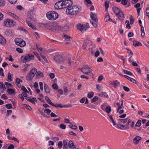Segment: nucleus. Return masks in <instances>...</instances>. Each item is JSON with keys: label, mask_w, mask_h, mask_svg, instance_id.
Wrapping results in <instances>:
<instances>
[{"label": "nucleus", "mask_w": 149, "mask_h": 149, "mask_svg": "<svg viewBox=\"0 0 149 149\" xmlns=\"http://www.w3.org/2000/svg\"><path fill=\"white\" fill-rule=\"evenodd\" d=\"M81 8H79L77 6H74L72 8L71 7L67 8L66 10V13L68 15H74L77 14L81 10Z\"/></svg>", "instance_id": "f257e3e1"}, {"label": "nucleus", "mask_w": 149, "mask_h": 149, "mask_svg": "<svg viewBox=\"0 0 149 149\" xmlns=\"http://www.w3.org/2000/svg\"><path fill=\"white\" fill-rule=\"evenodd\" d=\"M34 11L35 10H30L29 11V17L26 20V23L30 27H31L33 25L30 21L31 22L33 23L35 22L36 21V19L35 17Z\"/></svg>", "instance_id": "f03ea898"}, {"label": "nucleus", "mask_w": 149, "mask_h": 149, "mask_svg": "<svg viewBox=\"0 0 149 149\" xmlns=\"http://www.w3.org/2000/svg\"><path fill=\"white\" fill-rule=\"evenodd\" d=\"M46 15L47 18L52 20H56L58 17V15L57 13L53 11L47 12Z\"/></svg>", "instance_id": "7ed1b4c3"}, {"label": "nucleus", "mask_w": 149, "mask_h": 149, "mask_svg": "<svg viewBox=\"0 0 149 149\" xmlns=\"http://www.w3.org/2000/svg\"><path fill=\"white\" fill-rule=\"evenodd\" d=\"M90 17L91 19L90 20V22L92 25L95 28L97 27V22L98 19L96 15L91 12L90 14Z\"/></svg>", "instance_id": "20e7f679"}, {"label": "nucleus", "mask_w": 149, "mask_h": 149, "mask_svg": "<svg viewBox=\"0 0 149 149\" xmlns=\"http://www.w3.org/2000/svg\"><path fill=\"white\" fill-rule=\"evenodd\" d=\"M37 72V69L35 68H33L26 77V79L28 81H30L33 78L35 74Z\"/></svg>", "instance_id": "39448f33"}, {"label": "nucleus", "mask_w": 149, "mask_h": 149, "mask_svg": "<svg viewBox=\"0 0 149 149\" xmlns=\"http://www.w3.org/2000/svg\"><path fill=\"white\" fill-rule=\"evenodd\" d=\"M5 26L8 27H12L16 25L15 22L9 19H6L4 21Z\"/></svg>", "instance_id": "423d86ee"}, {"label": "nucleus", "mask_w": 149, "mask_h": 149, "mask_svg": "<svg viewBox=\"0 0 149 149\" xmlns=\"http://www.w3.org/2000/svg\"><path fill=\"white\" fill-rule=\"evenodd\" d=\"M41 114L44 117L47 118H49L50 116L49 114L51 111L49 109H45L44 111L40 109H38Z\"/></svg>", "instance_id": "0eeeda50"}, {"label": "nucleus", "mask_w": 149, "mask_h": 149, "mask_svg": "<svg viewBox=\"0 0 149 149\" xmlns=\"http://www.w3.org/2000/svg\"><path fill=\"white\" fill-rule=\"evenodd\" d=\"M15 41L17 45L21 47H24L26 45L25 41L21 38H15Z\"/></svg>", "instance_id": "6e6552de"}, {"label": "nucleus", "mask_w": 149, "mask_h": 149, "mask_svg": "<svg viewBox=\"0 0 149 149\" xmlns=\"http://www.w3.org/2000/svg\"><path fill=\"white\" fill-rule=\"evenodd\" d=\"M81 70L83 73L87 74H91L92 71V70L87 66H85L81 68Z\"/></svg>", "instance_id": "1a4fd4ad"}, {"label": "nucleus", "mask_w": 149, "mask_h": 149, "mask_svg": "<svg viewBox=\"0 0 149 149\" xmlns=\"http://www.w3.org/2000/svg\"><path fill=\"white\" fill-rule=\"evenodd\" d=\"M63 0L60 1L56 2L54 5V7L56 9H60L64 8Z\"/></svg>", "instance_id": "9d476101"}, {"label": "nucleus", "mask_w": 149, "mask_h": 149, "mask_svg": "<svg viewBox=\"0 0 149 149\" xmlns=\"http://www.w3.org/2000/svg\"><path fill=\"white\" fill-rule=\"evenodd\" d=\"M34 58V56L30 54H28L27 56H25L22 60L24 63H26L31 60L33 59Z\"/></svg>", "instance_id": "9b49d317"}, {"label": "nucleus", "mask_w": 149, "mask_h": 149, "mask_svg": "<svg viewBox=\"0 0 149 149\" xmlns=\"http://www.w3.org/2000/svg\"><path fill=\"white\" fill-rule=\"evenodd\" d=\"M64 8H68L70 7V6L72 4V1L70 0H63Z\"/></svg>", "instance_id": "f8f14e48"}, {"label": "nucleus", "mask_w": 149, "mask_h": 149, "mask_svg": "<svg viewBox=\"0 0 149 149\" xmlns=\"http://www.w3.org/2000/svg\"><path fill=\"white\" fill-rule=\"evenodd\" d=\"M131 122V120L129 118L124 119L123 123L125 124L124 125L125 126V129H128L129 128V127L128 125Z\"/></svg>", "instance_id": "ddd939ff"}, {"label": "nucleus", "mask_w": 149, "mask_h": 149, "mask_svg": "<svg viewBox=\"0 0 149 149\" xmlns=\"http://www.w3.org/2000/svg\"><path fill=\"white\" fill-rule=\"evenodd\" d=\"M54 59L58 63H61L63 62V57L58 55H56L54 57Z\"/></svg>", "instance_id": "4468645a"}, {"label": "nucleus", "mask_w": 149, "mask_h": 149, "mask_svg": "<svg viewBox=\"0 0 149 149\" xmlns=\"http://www.w3.org/2000/svg\"><path fill=\"white\" fill-rule=\"evenodd\" d=\"M119 74L122 77H123L125 78H126L128 80H130V81L131 82L134 83V84H136V81L134 79L131 78L129 76L126 75H123L121 74Z\"/></svg>", "instance_id": "2eb2a0df"}, {"label": "nucleus", "mask_w": 149, "mask_h": 149, "mask_svg": "<svg viewBox=\"0 0 149 149\" xmlns=\"http://www.w3.org/2000/svg\"><path fill=\"white\" fill-rule=\"evenodd\" d=\"M4 33L6 35L8 36H12L14 35V32L12 30H6Z\"/></svg>", "instance_id": "dca6fc26"}, {"label": "nucleus", "mask_w": 149, "mask_h": 149, "mask_svg": "<svg viewBox=\"0 0 149 149\" xmlns=\"http://www.w3.org/2000/svg\"><path fill=\"white\" fill-rule=\"evenodd\" d=\"M142 139V138L139 136H136L133 139V141L135 145H137L139 143L140 140Z\"/></svg>", "instance_id": "f3484780"}, {"label": "nucleus", "mask_w": 149, "mask_h": 149, "mask_svg": "<svg viewBox=\"0 0 149 149\" xmlns=\"http://www.w3.org/2000/svg\"><path fill=\"white\" fill-rule=\"evenodd\" d=\"M116 16L118 18L121 20H123L124 19V14L122 11H120V13H118L117 14H116Z\"/></svg>", "instance_id": "a211bd4d"}, {"label": "nucleus", "mask_w": 149, "mask_h": 149, "mask_svg": "<svg viewBox=\"0 0 149 149\" xmlns=\"http://www.w3.org/2000/svg\"><path fill=\"white\" fill-rule=\"evenodd\" d=\"M52 22L48 23L45 24H43L42 25L45 28L49 30L52 29L51 26H52Z\"/></svg>", "instance_id": "6ab92c4d"}, {"label": "nucleus", "mask_w": 149, "mask_h": 149, "mask_svg": "<svg viewBox=\"0 0 149 149\" xmlns=\"http://www.w3.org/2000/svg\"><path fill=\"white\" fill-rule=\"evenodd\" d=\"M52 26H51L52 29L50 30L53 31H55L58 29V25L52 22Z\"/></svg>", "instance_id": "aec40b11"}, {"label": "nucleus", "mask_w": 149, "mask_h": 149, "mask_svg": "<svg viewBox=\"0 0 149 149\" xmlns=\"http://www.w3.org/2000/svg\"><path fill=\"white\" fill-rule=\"evenodd\" d=\"M77 27L78 29L81 32L84 31V26L83 25L80 24H77Z\"/></svg>", "instance_id": "412c9836"}, {"label": "nucleus", "mask_w": 149, "mask_h": 149, "mask_svg": "<svg viewBox=\"0 0 149 149\" xmlns=\"http://www.w3.org/2000/svg\"><path fill=\"white\" fill-rule=\"evenodd\" d=\"M6 88L5 86L2 82H0V91L2 93H3L6 91Z\"/></svg>", "instance_id": "4be33fe9"}, {"label": "nucleus", "mask_w": 149, "mask_h": 149, "mask_svg": "<svg viewBox=\"0 0 149 149\" xmlns=\"http://www.w3.org/2000/svg\"><path fill=\"white\" fill-rule=\"evenodd\" d=\"M68 145L69 147L71 149H73L76 148V146L74 144L72 140H70L69 141Z\"/></svg>", "instance_id": "5701e85b"}, {"label": "nucleus", "mask_w": 149, "mask_h": 149, "mask_svg": "<svg viewBox=\"0 0 149 149\" xmlns=\"http://www.w3.org/2000/svg\"><path fill=\"white\" fill-rule=\"evenodd\" d=\"M112 9L113 12L116 15L121 11L119 8L116 6L113 7V8Z\"/></svg>", "instance_id": "b1692460"}, {"label": "nucleus", "mask_w": 149, "mask_h": 149, "mask_svg": "<svg viewBox=\"0 0 149 149\" xmlns=\"http://www.w3.org/2000/svg\"><path fill=\"white\" fill-rule=\"evenodd\" d=\"M6 39L1 35L0 36V44L4 45L6 44Z\"/></svg>", "instance_id": "393cba45"}, {"label": "nucleus", "mask_w": 149, "mask_h": 149, "mask_svg": "<svg viewBox=\"0 0 149 149\" xmlns=\"http://www.w3.org/2000/svg\"><path fill=\"white\" fill-rule=\"evenodd\" d=\"M98 95L101 97H108V95L107 94L104 92H102L98 94Z\"/></svg>", "instance_id": "a878e982"}, {"label": "nucleus", "mask_w": 149, "mask_h": 149, "mask_svg": "<svg viewBox=\"0 0 149 149\" xmlns=\"http://www.w3.org/2000/svg\"><path fill=\"white\" fill-rule=\"evenodd\" d=\"M117 127L121 130H126L125 129V125L120 124H117Z\"/></svg>", "instance_id": "bb28decb"}, {"label": "nucleus", "mask_w": 149, "mask_h": 149, "mask_svg": "<svg viewBox=\"0 0 149 149\" xmlns=\"http://www.w3.org/2000/svg\"><path fill=\"white\" fill-rule=\"evenodd\" d=\"M133 45L135 47L139 46H141L142 45L141 43L136 40L133 41Z\"/></svg>", "instance_id": "cd10ccee"}, {"label": "nucleus", "mask_w": 149, "mask_h": 149, "mask_svg": "<svg viewBox=\"0 0 149 149\" xmlns=\"http://www.w3.org/2000/svg\"><path fill=\"white\" fill-rule=\"evenodd\" d=\"M63 149H68V143L65 140H63Z\"/></svg>", "instance_id": "c85d7f7f"}, {"label": "nucleus", "mask_w": 149, "mask_h": 149, "mask_svg": "<svg viewBox=\"0 0 149 149\" xmlns=\"http://www.w3.org/2000/svg\"><path fill=\"white\" fill-rule=\"evenodd\" d=\"M63 36L65 40L67 41H69L71 38L70 36L64 34H63Z\"/></svg>", "instance_id": "c756f323"}, {"label": "nucleus", "mask_w": 149, "mask_h": 149, "mask_svg": "<svg viewBox=\"0 0 149 149\" xmlns=\"http://www.w3.org/2000/svg\"><path fill=\"white\" fill-rule=\"evenodd\" d=\"M45 91L46 93H49L50 92V91L49 87L47 84H45L44 86Z\"/></svg>", "instance_id": "7c9ffc66"}, {"label": "nucleus", "mask_w": 149, "mask_h": 149, "mask_svg": "<svg viewBox=\"0 0 149 149\" xmlns=\"http://www.w3.org/2000/svg\"><path fill=\"white\" fill-rule=\"evenodd\" d=\"M22 82V80L19 79V78H17L15 79V84L17 85H19L20 87L21 86V85L20 84V82Z\"/></svg>", "instance_id": "2f4dec72"}, {"label": "nucleus", "mask_w": 149, "mask_h": 149, "mask_svg": "<svg viewBox=\"0 0 149 149\" xmlns=\"http://www.w3.org/2000/svg\"><path fill=\"white\" fill-rule=\"evenodd\" d=\"M109 2L108 1H106L104 3V5L105 8V10L106 11H107L108 8L109 7Z\"/></svg>", "instance_id": "473e14b6"}, {"label": "nucleus", "mask_w": 149, "mask_h": 149, "mask_svg": "<svg viewBox=\"0 0 149 149\" xmlns=\"http://www.w3.org/2000/svg\"><path fill=\"white\" fill-rule=\"evenodd\" d=\"M105 19L106 22L110 21L111 19L110 18L109 14L107 13H106L105 15Z\"/></svg>", "instance_id": "72a5a7b5"}, {"label": "nucleus", "mask_w": 149, "mask_h": 149, "mask_svg": "<svg viewBox=\"0 0 149 149\" xmlns=\"http://www.w3.org/2000/svg\"><path fill=\"white\" fill-rule=\"evenodd\" d=\"M7 91L8 93L10 95H11L15 93L14 90L12 88L8 89Z\"/></svg>", "instance_id": "f704fd0d"}, {"label": "nucleus", "mask_w": 149, "mask_h": 149, "mask_svg": "<svg viewBox=\"0 0 149 149\" xmlns=\"http://www.w3.org/2000/svg\"><path fill=\"white\" fill-rule=\"evenodd\" d=\"M36 76L38 77V78L42 77L44 75L43 73L40 71L37 72Z\"/></svg>", "instance_id": "c9c22d12"}, {"label": "nucleus", "mask_w": 149, "mask_h": 149, "mask_svg": "<svg viewBox=\"0 0 149 149\" xmlns=\"http://www.w3.org/2000/svg\"><path fill=\"white\" fill-rule=\"evenodd\" d=\"M12 80H13L12 79L11 74L10 72H8V77L7 79V81L9 82H10L12 81Z\"/></svg>", "instance_id": "e433bc0d"}, {"label": "nucleus", "mask_w": 149, "mask_h": 149, "mask_svg": "<svg viewBox=\"0 0 149 149\" xmlns=\"http://www.w3.org/2000/svg\"><path fill=\"white\" fill-rule=\"evenodd\" d=\"M45 99L47 101L48 104L52 105L53 103L52 102L48 97L47 96L45 97Z\"/></svg>", "instance_id": "4c0bfd02"}, {"label": "nucleus", "mask_w": 149, "mask_h": 149, "mask_svg": "<svg viewBox=\"0 0 149 149\" xmlns=\"http://www.w3.org/2000/svg\"><path fill=\"white\" fill-rule=\"evenodd\" d=\"M85 42L86 44H90V45H91L92 44V42L91 40H89V39L88 38H86L85 39Z\"/></svg>", "instance_id": "58836bf2"}, {"label": "nucleus", "mask_w": 149, "mask_h": 149, "mask_svg": "<svg viewBox=\"0 0 149 149\" xmlns=\"http://www.w3.org/2000/svg\"><path fill=\"white\" fill-rule=\"evenodd\" d=\"M69 29V26L67 25H65L63 27L62 30L63 31H68Z\"/></svg>", "instance_id": "ea45409f"}, {"label": "nucleus", "mask_w": 149, "mask_h": 149, "mask_svg": "<svg viewBox=\"0 0 149 149\" xmlns=\"http://www.w3.org/2000/svg\"><path fill=\"white\" fill-rule=\"evenodd\" d=\"M36 47L39 52L42 51V48L40 46L39 44H36Z\"/></svg>", "instance_id": "a19ab883"}, {"label": "nucleus", "mask_w": 149, "mask_h": 149, "mask_svg": "<svg viewBox=\"0 0 149 149\" xmlns=\"http://www.w3.org/2000/svg\"><path fill=\"white\" fill-rule=\"evenodd\" d=\"M29 101L34 104H35V101L37 102V100L35 97H33L32 99H31Z\"/></svg>", "instance_id": "79ce46f5"}, {"label": "nucleus", "mask_w": 149, "mask_h": 149, "mask_svg": "<svg viewBox=\"0 0 149 149\" xmlns=\"http://www.w3.org/2000/svg\"><path fill=\"white\" fill-rule=\"evenodd\" d=\"M9 15L10 16L14 17L15 19H17L18 20L19 19V18L17 16L13 13H10L9 14Z\"/></svg>", "instance_id": "37998d69"}, {"label": "nucleus", "mask_w": 149, "mask_h": 149, "mask_svg": "<svg viewBox=\"0 0 149 149\" xmlns=\"http://www.w3.org/2000/svg\"><path fill=\"white\" fill-rule=\"evenodd\" d=\"M52 106L56 107H59L60 108H62L63 107V106L60 104H54L53 103Z\"/></svg>", "instance_id": "c03bdc74"}, {"label": "nucleus", "mask_w": 149, "mask_h": 149, "mask_svg": "<svg viewBox=\"0 0 149 149\" xmlns=\"http://www.w3.org/2000/svg\"><path fill=\"white\" fill-rule=\"evenodd\" d=\"M123 72L125 74H126L129 75H133L132 73L131 72L128 71L126 70H123Z\"/></svg>", "instance_id": "a18cd8bd"}, {"label": "nucleus", "mask_w": 149, "mask_h": 149, "mask_svg": "<svg viewBox=\"0 0 149 149\" xmlns=\"http://www.w3.org/2000/svg\"><path fill=\"white\" fill-rule=\"evenodd\" d=\"M105 111L107 113H110L111 111V108L110 106L107 107L105 109Z\"/></svg>", "instance_id": "49530a36"}, {"label": "nucleus", "mask_w": 149, "mask_h": 149, "mask_svg": "<svg viewBox=\"0 0 149 149\" xmlns=\"http://www.w3.org/2000/svg\"><path fill=\"white\" fill-rule=\"evenodd\" d=\"M96 87L97 90H98L99 91H101L102 89V87L99 84H97Z\"/></svg>", "instance_id": "de8ad7c7"}, {"label": "nucleus", "mask_w": 149, "mask_h": 149, "mask_svg": "<svg viewBox=\"0 0 149 149\" xmlns=\"http://www.w3.org/2000/svg\"><path fill=\"white\" fill-rule=\"evenodd\" d=\"M116 56H117L118 58L120 59L121 60L123 61V63H124L125 62L124 57V56H119L117 54H116Z\"/></svg>", "instance_id": "09e8293b"}, {"label": "nucleus", "mask_w": 149, "mask_h": 149, "mask_svg": "<svg viewBox=\"0 0 149 149\" xmlns=\"http://www.w3.org/2000/svg\"><path fill=\"white\" fill-rule=\"evenodd\" d=\"M141 120H138L135 124V126L139 127L141 125Z\"/></svg>", "instance_id": "8fccbe9b"}, {"label": "nucleus", "mask_w": 149, "mask_h": 149, "mask_svg": "<svg viewBox=\"0 0 149 149\" xmlns=\"http://www.w3.org/2000/svg\"><path fill=\"white\" fill-rule=\"evenodd\" d=\"M130 22L131 24H133L134 22V19L133 16L131 15L130 18Z\"/></svg>", "instance_id": "3c124183"}, {"label": "nucleus", "mask_w": 149, "mask_h": 149, "mask_svg": "<svg viewBox=\"0 0 149 149\" xmlns=\"http://www.w3.org/2000/svg\"><path fill=\"white\" fill-rule=\"evenodd\" d=\"M93 95L94 93L93 92H90L88 93L87 94V97L88 98H91L93 96Z\"/></svg>", "instance_id": "603ef678"}, {"label": "nucleus", "mask_w": 149, "mask_h": 149, "mask_svg": "<svg viewBox=\"0 0 149 149\" xmlns=\"http://www.w3.org/2000/svg\"><path fill=\"white\" fill-rule=\"evenodd\" d=\"M89 27H90L88 24V23H86V25L84 26V31H85L86 30H87L89 28Z\"/></svg>", "instance_id": "864d4df0"}, {"label": "nucleus", "mask_w": 149, "mask_h": 149, "mask_svg": "<svg viewBox=\"0 0 149 149\" xmlns=\"http://www.w3.org/2000/svg\"><path fill=\"white\" fill-rule=\"evenodd\" d=\"M141 36L142 37H143L145 35L144 28L143 26H141Z\"/></svg>", "instance_id": "5fc2aeb1"}, {"label": "nucleus", "mask_w": 149, "mask_h": 149, "mask_svg": "<svg viewBox=\"0 0 149 149\" xmlns=\"http://www.w3.org/2000/svg\"><path fill=\"white\" fill-rule=\"evenodd\" d=\"M108 116H109L110 119L111 120L112 123H113V125H116V123L114 121L113 118L112 116L111 115H108Z\"/></svg>", "instance_id": "6e6d98bb"}, {"label": "nucleus", "mask_w": 149, "mask_h": 149, "mask_svg": "<svg viewBox=\"0 0 149 149\" xmlns=\"http://www.w3.org/2000/svg\"><path fill=\"white\" fill-rule=\"evenodd\" d=\"M65 62L67 63L68 65H70L71 62V58H68L67 60L65 61Z\"/></svg>", "instance_id": "4d7b16f0"}, {"label": "nucleus", "mask_w": 149, "mask_h": 149, "mask_svg": "<svg viewBox=\"0 0 149 149\" xmlns=\"http://www.w3.org/2000/svg\"><path fill=\"white\" fill-rule=\"evenodd\" d=\"M98 97L97 96H95L91 100V102H95L98 99Z\"/></svg>", "instance_id": "13d9d810"}, {"label": "nucleus", "mask_w": 149, "mask_h": 149, "mask_svg": "<svg viewBox=\"0 0 149 149\" xmlns=\"http://www.w3.org/2000/svg\"><path fill=\"white\" fill-rule=\"evenodd\" d=\"M24 105L27 109L29 110H31L32 109L31 107L28 105L26 104H24Z\"/></svg>", "instance_id": "bf43d9fd"}, {"label": "nucleus", "mask_w": 149, "mask_h": 149, "mask_svg": "<svg viewBox=\"0 0 149 149\" xmlns=\"http://www.w3.org/2000/svg\"><path fill=\"white\" fill-rule=\"evenodd\" d=\"M52 87L55 90L57 89L58 88V87L57 84L55 83H54L52 84Z\"/></svg>", "instance_id": "052dcab7"}, {"label": "nucleus", "mask_w": 149, "mask_h": 149, "mask_svg": "<svg viewBox=\"0 0 149 149\" xmlns=\"http://www.w3.org/2000/svg\"><path fill=\"white\" fill-rule=\"evenodd\" d=\"M119 84V82L118 81H116L113 82V85L114 88H116Z\"/></svg>", "instance_id": "680f3d73"}, {"label": "nucleus", "mask_w": 149, "mask_h": 149, "mask_svg": "<svg viewBox=\"0 0 149 149\" xmlns=\"http://www.w3.org/2000/svg\"><path fill=\"white\" fill-rule=\"evenodd\" d=\"M69 126L70 128L73 130H75L77 128V126L74 125H69Z\"/></svg>", "instance_id": "e2e57ef3"}, {"label": "nucleus", "mask_w": 149, "mask_h": 149, "mask_svg": "<svg viewBox=\"0 0 149 149\" xmlns=\"http://www.w3.org/2000/svg\"><path fill=\"white\" fill-rule=\"evenodd\" d=\"M6 107L8 109H11L12 107V104H8L5 105Z\"/></svg>", "instance_id": "0e129e2a"}, {"label": "nucleus", "mask_w": 149, "mask_h": 149, "mask_svg": "<svg viewBox=\"0 0 149 149\" xmlns=\"http://www.w3.org/2000/svg\"><path fill=\"white\" fill-rule=\"evenodd\" d=\"M62 142L61 141H59L58 143V147L60 149L62 148Z\"/></svg>", "instance_id": "69168bd1"}, {"label": "nucleus", "mask_w": 149, "mask_h": 149, "mask_svg": "<svg viewBox=\"0 0 149 149\" xmlns=\"http://www.w3.org/2000/svg\"><path fill=\"white\" fill-rule=\"evenodd\" d=\"M127 0H122L121 1V3L124 5H125L127 4Z\"/></svg>", "instance_id": "338daca9"}, {"label": "nucleus", "mask_w": 149, "mask_h": 149, "mask_svg": "<svg viewBox=\"0 0 149 149\" xmlns=\"http://www.w3.org/2000/svg\"><path fill=\"white\" fill-rule=\"evenodd\" d=\"M17 1V0H8L9 2L12 4H15Z\"/></svg>", "instance_id": "774afa93"}]
</instances>
